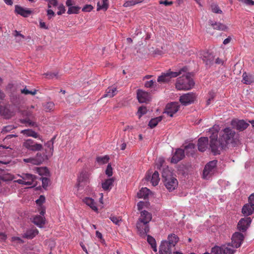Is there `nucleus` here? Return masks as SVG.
Instances as JSON below:
<instances>
[{
  "mask_svg": "<svg viewBox=\"0 0 254 254\" xmlns=\"http://www.w3.org/2000/svg\"><path fill=\"white\" fill-rule=\"evenodd\" d=\"M244 235L240 232H235L232 236L231 243L212 248L211 254H233L235 249L240 247L244 240Z\"/></svg>",
  "mask_w": 254,
  "mask_h": 254,
  "instance_id": "nucleus-1",
  "label": "nucleus"
},
{
  "mask_svg": "<svg viewBox=\"0 0 254 254\" xmlns=\"http://www.w3.org/2000/svg\"><path fill=\"white\" fill-rule=\"evenodd\" d=\"M220 130L219 125H214L209 129V132L211 134L210 136V147L212 152L214 155L219 154L221 150L224 149L227 146L222 144V142L218 139V134Z\"/></svg>",
  "mask_w": 254,
  "mask_h": 254,
  "instance_id": "nucleus-2",
  "label": "nucleus"
},
{
  "mask_svg": "<svg viewBox=\"0 0 254 254\" xmlns=\"http://www.w3.org/2000/svg\"><path fill=\"white\" fill-rule=\"evenodd\" d=\"M152 214L146 210L140 212V215L136 222V228L141 237H145L149 232V223L152 219Z\"/></svg>",
  "mask_w": 254,
  "mask_h": 254,
  "instance_id": "nucleus-3",
  "label": "nucleus"
},
{
  "mask_svg": "<svg viewBox=\"0 0 254 254\" xmlns=\"http://www.w3.org/2000/svg\"><path fill=\"white\" fill-rule=\"evenodd\" d=\"M162 176L164 184L169 191H172L177 188L178 185V181L173 176L172 173L168 167L163 169Z\"/></svg>",
  "mask_w": 254,
  "mask_h": 254,
  "instance_id": "nucleus-4",
  "label": "nucleus"
},
{
  "mask_svg": "<svg viewBox=\"0 0 254 254\" xmlns=\"http://www.w3.org/2000/svg\"><path fill=\"white\" fill-rule=\"evenodd\" d=\"M194 82L190 77V73H187L178 78L176 88L178 90H188L192 88Z\"/></svg>",
  "mask_w": 254,
  "mask_h": 254,
  "instance_id": "nucleus-5",
  "label": "nucleus"
},
{
  "mask_svg": "<svg viewBox=\"0 0 254 254\" xmlns=\"http://www.w3.org/2000/svg\"><path fill=\"white\" fill-rule=\"evenodd\" d=\"M235 133V131L230 127H226L219 133L220 141L222 142V144L227 146L233 142Z\"/></svg>",
  "mask_w": 254,
  "mask_h": 254,
  "instance_id": "nucleus-6",
  "label": "nucleus"
},
{
  "mask_svg": "<svg viewBox=\"0 0 254 254\" xmlns=\"http://www.w3.org/2000/svg\"><path fill=\"white\" fill-rule=\"evenodd\" d=\"M184 71V68L180 69L178 72H174L168 70L167 72L162 73V74L158 76L157 81L160 83H166L169 82L172 78L176 77L182 74Z\"/></svg>",
  "mask_w": 254,
  "mask_h": 254,
  "instance_id": "nucleus-7",
  "label": "nucleus"
},
{
  "mask_svg": "<svg viewBox=\"0 0 254 254\" xmlns=\"http://www.w3.org/2000/svg\"><path fill=\"white\" fill-rule=\"evenodd\" d=\"M217 161L213 160L208 162L205 166L203 171V178L208 180L210 179L215 173Z\"/></svg>",
  "mask_w": 254,
  "mask_h": 254,
  "instance_id": "nucleus-8",
  "label": "nucleus"
},
{
  "mask_svg": "<svg viewBox=\"0 0 254 254\" xmlns=\"http://www.w3.org/2000/svg\"><path fill=\"white\" fill-rule=\"evenodd\" d=\"M89 177L90 174L84 170L80 173L77 178V184L76 185L78 190H79L80 187L89 183Z\"/></svg>",
  "mask_w": 254,
  "mask_h": 254,
  "instance_id": "nucleus-9",
  "label": "nucleus"
},
{
  "mask_svg": "<svg viewBox=\"0 0 254 254\" xmlns=\"http://www.w3.org/2000/svg\"><path fill=\"white\" fill-rule=\"evenodd\" d=\"M46 212L45 208H41L40 210V215H37L33 217L32 222L39 228L43 227L45 223L44 215Z\"/></svg>",
  "mask_w": 254,
  "mask_h": 254,
  "instance_id": "nucleus-10",
  "label": "nucleus"
},
{
  "mask_svg": "<svg viewBox=\"0 0 254 254\" xmlns=\"http://www.w3.org/2000/svg\"><path fill=\"white\" fill-rule=\"evenodd\" d=\"M23 146L31 151H40L42 148V145L41 144L35 143L31 139L25 140L23 143Z\"/></svg>",
  "mask_w": 254,
  "mask_h": 254,
  "instance_id": "nucleus-11",
  "label": "nucleus"
},
{
  "mask_svg": "<svg viewBox=\"0 0 254 254\" xmlns=\"http://www.w3.org/2000/svg\"><path fill=\"white\" fill-rule=\"evenodd\" d=\"M231 125L234 128L239 131L246 129L249 126V123L243 120H233Z\"/></svg>",
  "mask_w": 254,
  "mask_h": 254,
  "instance_id": "nucleus-12",
  "label": "nucleus"
},
{
  "mask_svg": "<svg viewBox=\"0 0 254 254\" xmlns=\"http://www.w3.org/2000/svg\"><path fill=\"white\" fill-rule=\"evenodd\" d=\"M252 222V219L250 217H244L241 218L237 225L238 229L242 232L247 231Z\"/></svg>",
  "mask_w": 254,
  "mask_h": 254,
  "instance_id": "nucleus-13",
  "label": "nucleus"
},
{
  "mask_svg": "<svg viewBox=\"0 0 254 254\" xmlns=\"http://www.w3.org/2000/svg\"><path fill=\"white\" fill-rule=\"evenodd\" d=\"M195 94L192 92L188 93L182 95L180 98V101L183 105L187 106L191 104L194 101Z\"/></svg>",
  "mask_w": 254,
  "mask_h": 254,
  "instance_id": "nucleus-14",
  "label": "nucleus"
},
{
  "mask_svg": "<svg viewBox=\"0 0 254 254\" xmlns=\"http://www.w3.org/2000/svg\"><path fill=\"white\" fill-rule=\"evenodd\" d=\"M179 109V103L177 102H172L167 105L165 113L172 117L173 115L178 111Z\"/></svg>",
  "mask_w": 254,
  "mask_h": 254,
  "instance_id": "nucleus-15",
  "label": "nucleus"
},
{
  "mask_svg": "<svg viewBox=\"0 0 254 254\" xmlns=\"http://www.w3.org/2000/svg\"><path fill=\"white\" fill-rule=\"evenodd\" d=\"M174 248L171 247L169 243H167V241L162 242L160 248L159 253V254H172V252Z\"/></svg>",
  "mask_w": 254,
  "mask_h": 254,
  "instance_id": "nucleus-16",
  "label": "nucleus"
},
{
  "mask_svg": "<svg viewBox=\"0 0 254 254\" xmlns=\"http://www.w3.org/2000/svg\"><path fill=\"white\" fill-rule=\"evenodd\" d=\"M185 156V150L184 149L178 148L176 149L175 152L173 154L171 162L173 163H177L180 161L182 160Z\"/></svg>",
  "mask_w": 254,
  "mask_h": 254,
  "instance_id": "nucleus-17",
  "label": "nucleus"
},
{
  "mask_svg": "<svg viewBox=\"0 0 254 254\" xmlns=\"http://www.w3.org/2000/svg\"><path fill=\"white\" fill-rule=\"evenodd\" d=\"M15 12L24 17H27L32 13V11L29 8H23L19 5H15Z\"/></svg>",
  "mask_w": 254,
  "mask_h": 254,
  "instance_id": "nucleus-18",
  "label": "nucleus"
},
{
  "mask_svg": "<svg viewBox=\"0 0 254 254\" xmlns=\"http://www.w3.org/2000/svg\"><path fill=\"white\" fill-rule=\"evenodd\" d=\"M137 97L140 103H143L149 101L150 95L148 92L139 89L137 90Z\"/></svg>",
  "mask_w": 254,
  "mask_h": 254,
  "instance_id": "nucleus-19",
  "label": "nucleus"
},
{
  "mask_svg": "<svg viewBox=\"0 0 254 254\" xmlns=\"http://www.w3.org/2000/svg\"><path fill=\"white\" fill-rule=\"evenodd\" d=\"M208 138L207 137H201L198 140V149L200 152H204L207 148Z\"/></svg>",
  "mask_w": 254,
  "mask_h": 254,
  "instance_id": "nucleus-20",
  "label": "nucleus"
},
{
  "mask_svg": "<svg viewBox=\"0 0 254 254\" xmlns=\"http://www.w3.org/2000/svg\"><path fill=\"white\" fill-rule=\"evenodd\" d=\"M254 203L249 201L248 203L244 205L242 209V212L244 216H248L253 214L254 211Z\"/></svg>",
  "mask_w": 254,
  "mask_h": 254,
  "instance_id": "nucleus-21",
  "label": "nucleus"
},
{
  "mask_svg": "<svg viewBox=\"0 0 254 254\" xmlns=\"http://www.w3.org/2000/svg\"><path fill=\"white\" fill-rule=\"evenodd\" d=\"M38 234V231L36 228L27 230L23 234L22 237L27 239H32Z\"/></svg>",
  "mask_w": 254,
  "mask_h": 254,
  "instance_id": "nucleus-22",
  "label": "nucleus"
},
{
  "mask_svg": "<svg viewBox=\"0 0 254 254\" xmlns=\"http://www.w3.org/2000/svg\"><path fill=\"white\" fill-rule=\"evenodd\" d=\"M0 114L5 119H9L13 116V112L7 106H0Z\"/></svg>",
  "mask_w": 254,
  "mask_h": 254,
  "instance_id": "nucleus-23",
  "label": "nucleus"
},
{
  "mask_svg": "<svg viewBox=\"0 0 254 254\" xmlns=\"http://www.w3.org/2000/svg\"><path fill=\"white\" fill-rule=\"evenodd\" d=\"M20 132L26 136H31L35 138L42 139V137L37 132L31 129L22 130Z\"/></svg>",
  "mask_w": 254,
  "mask_h": 254,
  "instance_id": "nucleus-24",
  "label": "nucleus"
},
{
  "mask_svg": "<svg viewBox=\"0 0 254 254\" xmlns=\"http://www.w3.org/2000/svg\"><path fill=\"white\" fill-rule=\"evenodd\" d=\"M184 150L187 155L192 156L195 154V145L194 143H190L185 146Z\"/></svg>",
  "mask_w": 254,
  "mask_h": 254,
  "instance_id": "nucleus-25",
  "label": "nucleus"
},
{
  "mask_svg": "<svg viewBox=\"0 0 254 254\" xmlns=\"http://www.w3.org/2000/svg\"><path fill=\"white\" fill-rule=\"evenodd\" d=\"M83 201L88 206H89L95 212L98 211V208L96 206V202L94 200L90 197H85L83 199Z\"/></svg>",
  "mask_w": 254,
  "mask_h": 254,
  "instance_id": "nucleus-26",
  "label": "nucleus"
},
{
  "mask_svg": "<svg viewBox=\"0 0 254 254\" xmlns=\"http://www.w3.org/2000/svg\"><path fill=\"white\" fill-rule=\"evenodd\" d=\"M114 182V179L113 178L105 180V181L102 183L103 189L105 191L110 190L113 186Z\"/></svg>",
  "mask_w": 254,
  "mask_h": 254,
  "instance_id": "nucleus-27",
  "label": "nucleus"
},
{
  "mask_svg": "<svg viewBox=\"0 0 254 254\" xmlns=\"http://www.w3.org/2000/svg\"><path fill=\"white\" fill-rule=\"evenodd\" d=\"M117 92L116 87L114 86L109 87L106 89L105 93L103 95L102 97L112 98L117 93Z\"/></svg>",
  "mask_w": 254,
  "mask_h": 254,
  "instance_id": "nucleus-28",
  "label": "nucleus"
},
{
  "mask_svg": "<svg viewBox=\"0 0 254 254\" xmlns=\"http://www.w3.org/2000/svg\"><path fill=\"white\" fill-rule=\"evenodd\" d=\"M208 22L214 29L223 31H225L227 29V26L221 23L216 22H214L213 21L210 20Z\"/></svg>",
  "mask_w": 254,
  "mask_h": 254,
  "instance_id": "nucleus-29",
  "label": "nucleus"
},
{
  "mask_svg": "<svg viewBox=\"0 0 254 254\" xmlns=\"http://www.w3.org/2000/svg\"><path fill=\"white\" fill-rule=\"evenodd\" d=\"M202 59L206 63V64L208 65L213 62L214 56L208 52H204L202 55Z\"/></svg>",
  "mask_w": 254,
  "mask_h": 254,
  "instance_id": "nucleus-30",
  "label": "nucleus"
},
{
  "mask_svg": "<svg viewBox=\"0 0 254 254\" xmlns=\"http://www.w3.org/2000/svg\"><path fill=\"white\" fill-rule=\"evenodd\" d=\"M54 138H53L51 140L48 141L46 143H45V146L46 148L45 149L46 152L48 154V156H51L53 154V150H54Z\"/></svg>",
  "mask_w": 254,
  "mask_h": 254,
  "instance_id": "nucleus-31",
  "label": "nucleus"
},
{
  "mask_svg": "<svg viewBox=\"0 0 254 254\" xmlns=\"http://www.w3.org/2000/svg\"><path fill=\"white\" fill-rule=\"evenodd\" d=\"M150 192L147 188H142L137 193V197L140 198L146 199Z\"/></svg>",
  "mask_w": 254,
  "mask_h": 254,
  "instance_id": "nucleus-32",
  "label": "nucleus"
},
{
  "mask_svg": "<svg viewBox=\"0 0 254 254\" xmlns=\"http://www.w3.org/2000/svg\"><path fill=\"white\" fill-rule=\"evenodd\" d=\"M20 177L23 178L25 181L29 182V185H32L36 179L35 176L28 173L22 174Z\"/></svg>",
  "mask_w": 254,
  "mask_h": 254,
  "instance_id": "nucleus-33",
  "label": "nucleus"
},
{
  "mask_svg": "<svg viewBox=\"0 0 254 254\" xmlns=\"http://www.w3.org/2000/svg\"><path fill=\"white\" fill-rule=\"evenodd\" d=\"M167 243H169L171 247H175L178 241V237L175 234H171L168 236Z\"/></svg>",
  "mask_w": 254,
  "mask_h": 254,
  "instance_id": "nucleus-34",
  "label": "nucleus"
},
{
  "mask_svg": "<svg viewBox=\"0 0 254 254\" xmlns=\"http://www.w3.org/2000/svg\"><path fill=\"white\" fill-rule=\"evenodd\" d=\"M243 82L246 84H251L254 82V78L252 75H248L244 73L243 74Z\"/></svg>",
  "mask_w": 254,
  "mask_h": 254,
  "instance_id": "nucleus-35",
  "label": "nucleus"
},
{
  "mask_svg": "<svg viewBox=\"0 0 254 254\" xmlns=\"http://www.w3.org/2000/svg\"><path fill=\"white\" fill-rule=\"evenodd\" d=\"M163 119L162 116H159L156 118L152 119L149 122L148 126L151 128H153L155 127Z\"/></svg>",
  "mask_w": 254,
  "mask_h": 254,
  "instance_id": "nucleus-36",
  "label": "nucleus"
},
{
  "mask_svg": "<svg viewBox=\"0 0 254 254\" xmlns=\"http://www.w3.org/2000/svg\"><path fill=\"white\" fill-rule=\"evenodd\" d=\"M160 181L159 175L157 171H155L151 176V182L153 186H157Z\"/></svg>",
  "mask_w": 254,
  "mask_h": 254,
  "instance_id": "nucleus-37",
  "label": "nucleus"
},
{
  "mask_svg": "<svg viewBox=\"0 0 254 254\" xmlns=\"http://www.w3.org/2000/svg\"><path fill=\"white\" fill-rule=\"evenodd\" d=\"M108 8V0H102V1L97 3V10L99 11L101 9L106 10Z\"/></svg>",
  "mask_w": 254,
  "mask_h": 254,
  "instance_id": "nucleus-38",
  "label": "nucleus"
},
{
  "mask_svg": "<svg viewBox=\"0 0 254 254\" xmlns=\"http://www.w3.org/2000/svg\"><path fill=\"white\" fill-rule=\"evenodd\" d=\"M147 242L151 245L153 251L156 252L157 251L156 241L155 239L150 235H147Z\"/></svg>",
  "mask_w": 254,
  "mask_h": 254,
  "instance_id": "nucleus-39",
  "label": "nucleus"
},
{
  "mask_svg": "<svg viewBox=\"0 0 254 254\" xmlns=\"http://www.w3.org/2000/svg\"><path fill=\"white\" fill-rule=\"evenodd\" d=\"M36 170V172L41 176H47L49 174V171L46 167H37Z\"/></svg>",
  "mask_w": 254,
  "mask_h": 254,
  "instance_id": "nucleus-40",
  "label": "nucleus"
},
{
  "mask_svg": "<svg viewBox=\"0 0 254 254\" xmlns=\"http://www.w3.org/2000/svg\"><path fill=\"white\" fill-rule=\"evenodd\" d=\"M44 110L46 112H50L53 111L55 107V104L53 102H48L43 105Z\"/></svg>",
  "mask_w": 254,
  "mask_h": 254,
  "instance_id": "nucleus-41",
  "label": "nucleus"
},
{
  "mask_svg": "<svg viewBox=\"0 0 254 254\" xmlns=\"http://www.w3.org/2000/svg\"><path fill=\"white\" fill-rule=\"evenodd\" d=\"M109 160V157L108 155H105L104 156H99L96 158V161L100 164H104L107 163Z\"/></svg>",
  "mask_w": 254,
  "mask_h": 254,
  "instance_id": "nucleus-42",
  "label": "nucleus"
},
{
  "mask_svg": "<svg viewBox=\"0 0 254 254\" xmlns=\"http://www.w3.org/2000/svg\"><path fill=\"white\" fill-rule=\"evenodd\" d=\"M80 9V8L79 6L72 5L68 8L67 13L68 14H77L78 13Z\"/></svg>",
  "mask_w": 254,
  "mask_h": 254,
  "instance_id": "nucleus-43",
  "label": "nucleus"
},
{
  "mask_svg": "<svg viewBox=\"0 0 254 254\" xmlns=\"http://www.w3.org/2000/svg\"><path fill=\"white\" fill-rule=\"evenodd\" d=\"M34 159L35 160V162L37 163L36 165H40L44 160V155L40 153H38Z\"/></svg>",
  "mask_w": 254,
  "mask_h": 254,
  "instance_id": "nucleus-44",
  "label": "nucleus"
},
{
  "mask_svg": "<svg viewBox=\"0 0 254 254\" xmlns=\"http://www.w3.org/2000/svg\"><path fill=\"white\" fill-rule=\"evenodd\" d=\"M16 127L14 126V125H8L3 127L1 129V133L2 134L7 133L15 128Z\"/></svg>",
  "mask_w": 254,
  "mask_h": 254,
  "instance_id": "nucleus-45",
  "label": "nucleus"
},
{
  "mask_svg": "<svg viewBox=\"0 0 254 254\" xmlns=\"http://www.w3.org/2000/svg\"><path fill=\"white\" fill-rule=\"evenodd\" d=\"M147 112V109L146 107L141 106L140 107L137 111V114L139 117L140 118L141 117L144 115H145Z\"/></svg>",
  "mask_w": 254,
  "mask_h": 254,
  "instance_id": "nucleus-46",
  "label": "nucleus"
},
{
  "mask_svg": "<svg viewBox=\"0 0 254 254\" xmlns=\"http://www.w3.org/2000/svg\"><path fill=\"white\" fill-rule=\"evenodd\" d=\"M45 75L48 79L58 78L57 72H49L45 73Z\"/></svg>",
  "mask_w": 254,
  "mask_h": 254,
  "instance_id": "nucleus-47",
  "label": "nucleus"
},
{
  "mask_svg": "<svg viewBox=\"0 0 254 254\" xmlns=\"http://www.w3.org/2000/svg\"><path fill=\"white\" fill-rule=\"evenodd\" d=\"M45 201V197L44 195H40L38 199L36 200V204L40 206V209L41 210V208H45L42 206L43 203Z\"/></svg>",
  "mask_w": 254,
  "mask_h": 254,
  "instance_id": "nucleus-48",
  "label": "nucleus"
},
{
  "mask_svg": "<svg viewBox=\"0 0 254 254\" xmlns=\"http://www.w3.org/2000/svg\"><path fill=\"white\" fill-rule=\"evenodd\" d=\"M212 11L215 13L221 14L222 13V11L220 9L218 5L215 4H211V5Z\"/></svg>",
  "mask_w": 254,
  "mask_h": 254,
  "instance_id": "nucleus-49",
  "label": "nucleus"
},
{
  "mask_svg": "<svg viewBox=\"0 0 254 254\" xmlns=\"http://www.w3.org/2000/svg\"><path fill=\"white\" fill-rule=\"evenodd\" d=\"M21 92L25 95L31 94V95H34L36 94V93L37 92V90L34 89L33 91H30V90H29L28 89H27L26 88V87H25L21 90Z\"/></svg>",
  "mask_w": 254,
  "mask_h": 254,
  "instance_id": "nucleus-50",
  "label": "nucleus"
},
{
  "mask_svg": "<svg viewBox=\"0 0 254 254\" xmlns=\"http://www.w3.org/2000/svg\"><path fill=\"white\" fill-rule=\"evenodd\" d=\"M40 179L42 181V186L45 189L46 188L49 183V179L47 177H41Z\"/></svg>",
  "mask_w": 254,
  "mask_h": 254,
  "instance_id": "nucleus-51",
  "label": "nucleus"
},
{
  "mask_svg": "<svg viewBox=\"0 0 254 254\" xmlns=\"http://www.w3.org/2000/svg\"><path fill=\"white\" fill-rule=\"evenodd\" d=\"M138 2L136 0H130L126 1L124 4L123 6L124 7H129L132 5H134L136 4H137Z\"/></svg>",
  "mask_w": 254,
  "mask_h": 254,
  "instance_id": "nucleus-52",
  "label": "nucleus"
},
{
  "mask_svg": "<svg viewBox=\"0 0 254 254\" xmlns=\"http://www.w3.org/2000/svg\"><path fill=\"white\" fill-rule=\"evenodd\" d=\"M215 97V93L213 91H210L209 92V97L206 101V105H209L210 104L211 101L213 100Z\"/></svg>",
  "mask_w": 254,
  "mask_h": 254,
  "instance_id": "nucleus-53",
  "label": "nucleus"
},
{
  "mask_svg": "<svg viewBox=\"0 0 254 254\" xmlns=\"http://www.w3.org/2000/svg\"><path fill=\"white\" fill-rule=\"evenodd\" d=\"M105 173L108 177H111L112 176L113 169L110 164L108 165L106 170L105 171Z\"/></svg>",
  "mask_w": 254,
  "mask_h": 254,
  "instance_id": "nucleus-54",
  "label": "nucleus"
},
{
  "mask_svg": "<svg viewBox=\"0 0 254 254\" xmlns=\"http://www.w3.org/2000/svg\"><path fill=\"white\" fill-rule=\"evenodd\" d=\"M12 242H16L19 244L24 243V241L18 237H12L11 240Z\"/></svg>",
  "mask_w": 254,
  "mask_h": 254,
  "instance_id": "nucleus-55",
  "label": "nucleus"
},
{
  "mask_svg": "<svg viewBox=\"0 0 254 254\" xmlns=\"http://www.w3.org/2000/svg\"><path fill=\"white\" fill-rule=\"evenodd\" d=\"M48 1V7H51L53 6H56L58 5V1L57 0H46Z\"/></svg>",
  "mask_w": 254,
  "mask_h": 254,
  "instance_id": "nucleus-56",
  "label": "nucleus"
},
{
  "mask_svg": "<svg viewBox=\"0 0 254 254\" xmlns=\"http://www.w3.org/2000/svg\"><path fill=\"white\" fill-rule=\"evenodd\" d=\"M111 220L115 224L118 225L121 221L119 217H117L115 216H112L110 217Z\"/></svg>",
  "mask_w": 254,
  "mask_h": 254,
  "instance_id": "nucleus-57",
  "label": "nucleus"
},
{
  "mask_svg": "<svg viewBox=\"0 0 254 254\" xmlns=\"http://www.w3.org/2000/svg\"><path fill=\"white\" fill-rule=\"evenodd\" d=\"M93 9V6L91 5H85L83 8L82 10L84 12H90Z\"/></svg>",
  "mask_w": 254,
  "mask_h": 254,
  "instance_id": "nucleus-58",
  "label": "nucleus"
},
{
  "mask_svg": "<svg viewBox=\"0 0 254 254\" xmlns=\"http://www.w3.org/2000/svg\"><path fill=\"white\" fill-rule=\"evenodd\" d=\"M23 161L26 163H30L34 165H36V164H37V163L35 162L34 158L24 159Z\"/></svg>",
  "mask_w": 254,
  "mask_h": 254,
  "instance_id": "nucleus-59",
  "label": "nucleus"
},
{
  "mask_svg": "<svg viewBox=\"0 0 254 254\" xmlns=\"http://www.w3.org/2000/svg\"><path fill=\"white\" fill-rule=\"evenodd\" d=\"M27 125L29 127H37L38 125L36 122L31 121L30 119H28Z\"/></svg>",
  "mask_w": 254,
  "mask_h": 254,
  "instance_id": "nucleus-60",
  "label": "nucleus"
},
{
  "mask_svg": "<svg viewBox=\"0 0 254 254\" xmlns=\"http://www.w3.org/2000/svg\"><path fill=\"white\" fill-rule=\"evenodd\" d=\"M241 2L245 3L247 5H254V1L252 0H241Z\"/></svg>",
  "mask_w": 254,
  "mask_h": 254,
  "instance_id": "nucleus-61",
  "label": "nucleus"
},
{
  "mask_svg": "<svg viewBox=\"0 0 254 254\" xmlns=\"http://www.w3.org/2000/svg\"><path fill=\"white\" fill-rule=\"evenodd\" d=\"M154 82L152 80L147 81L145 83V86L147 88H150L153 86Z\"/></svg>",
  "mask_w": 254,
  "mask_h": 254,
  "instance_id": "nucleus-62",
  "label": "nucleus"
},
{
  "mask_svg": "<svg viewBox=\"0 0 254 254\" xmlns=\"http://www.w3.org/2000/svg\"><path fill=\"white\" fill-rule=\"evenodd\" d=\"M16 182H17L19 184L28 185V186L29 185V182L25 181L23 180V178L16 180Z\"/></svg>",
  "mask_w": 254,
  "mask_h": 254,
  "instance_id": "nucleus-63",
  "label": "nucleus"
},
{
  "mask_svg": "<svg viewBox=\"0 0 254 254\" xmlns=\"http://www.w3.org/2000/svg\"><path fill=\"white\" fill-rule=\"evenodd\" d=\"M55 15V12L53 11L52 9H48L47 10V16L48 17V18L50 19L52 17L54 16Z\"/></svg>",
  "mask_w": 254,
  "mask_h": 254,
  "instance_id": "nucleus-64",
  "label": "nucleus"
}]
</instances>
